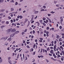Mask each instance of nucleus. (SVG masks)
Here are the masks:
<instances>
[{
	"label": "nucleus",
	"instance_id": "nucleus-1",
	"mask_svg": "<svg viewBox=\"0 0 64 64\" xmlns=\"http://www.w3.org/2000/svg\"><path fill=\"white\" fill-rule=\"evenodd\" d=\"M11 29H10L8 30H7L6 31V32L7 33H9L10 32H11Z\"/></svg>",
	"mask_w": 64,
	"mask_h": 64
},
{
	"label": "nucleus",
	"instance_id": "nucleus-2",
	"mask_svg": "<svg viewBox=\"0 0 64 64\" xmlns=\"http://www.w3.org/2000/svg\"><path fill=\"white\" fill-rule=\"evenodd\" d=\"M3 38L4 41H6V40H7V38H8V37H3Z\"/></svg>",
	"mask_w": 64,
	"mask_h": 64
},
{
	"label": "nucleus",
	"instance_id": "nucleus-3",
	"mask_svg": "<svg viewBox=\"0 0 64 64\" xmlns=\"http://www.w3.org/2000/svg\"><path fill=\"white\" fill-rule=\"evenodd\" d=\"M16 31V29H15V28H14L12 30V32H15Z\"/></svg>",
	"mask_w": 64,
	"mask_h": 64
},
{
	"label": "nucleus",
	"instance_id": "nucleus-4",
	"mask_svg": "<svg viewBox=\"0 0 64 64\" xmlns=\"http://www.w3.org/2000/svg\"><path fill=\"white\" fill-rule=\"evenodd\" d=\"M15 34H12L10 36V37H13L14 36Z\"/></svg>",
	"mask_w": 64,
	"mask_h": 64
},
{
	"label": "nucleus",
	"instance_id": "nucleus-5",
	"mask_svg": "<svg viewBox=\"0 0 64 64\" xmlns=\"http://www.w3.org/2000/svg\"><path fill=\"white\" fill-rule=\"evenodd\" d=\"M12 40L11 38H9L7 40L8 41H11Z\"/></svg>",
	"mask_w": 64,
	"mask_h": 64
},
{
	"label": "nucleus",
	"instance_id": "nucleus-6",
	"mask_svg": "<svg viewBox=\"0 0 64 64\" xmlns=\"http://www.w3.org/2000/svg\"><path fill=\"white\" fill-rule=\"evenodd\" d=\"M19 32V31H16L14 32V34H18V33Z\"/></svg>",
	"mask_w": 64,
	"mask_h": 64
},
{
	"label": "nucleus",
	"instance_id": "nucleus-7",
	"mask_svg": "<svg viewBox=\"0 0 64 64\" xmlns=\"http://www.w3.org/2000/svg\"><path fill=\"white\" fill-rule=\"evenodd\" d=\"M53 50H51V51H50V53L52 54H53L54 52H53Z\"/></svg>",
	"mask_w": 64,
	"mask_h": 64
},
{
	"label": "nucleus",
	"instance_id": "nucleus-8",
	"mask_svg": "<svg viewBox=\"0 0 64 64\" xmlns=\"http://www.w3.org/2000/svg\"><path fill=\"white\" fill-rule=\"evenodd\" d=\"M14 8H12L10 9V11H11V12L13 11H14Z\"/></svg>",
	"mask_w": 64,
	"mask_h": 64
},
{
	"label": "nucleus",
	"instance_id": "nucleus-9",
	"mask_svg": "<svg viewBox=\"0 0 64 64\" xmlns=\"http://www.w3.org/2000/svg\"><path fill=\"white\" fill-rule=\"evenodd\" d=\"M8 62L10 64H12V63H11V60H8Z\"/></svg>",
	"mask_w": 64,
	"mask_h": 64
},
{
	"label": "nucleus",
	"instance_id": "nucleus-10",
	"mask_svg": "<svg viewBox=\"0 0 64 64\" xmlns=\"http://www.w3.org/2000/svg\"><path fill=\"white\" fill-rule=\"evenodd\" d=\"M11 59V57L10 56L8 57V60H10Z\"/></svg>",
	"mask_w": 64,
	"mask_h": 64
},
{
	"label": "nucleus",
	"instance_id": "nucleus-11",
	"mask_svg": "<svg viewBox=\"0 0 64 64\" xmlns=\"http://www.w3.org/2000/svg\"><path fill=\"white\" fill-rule=\"evenodd\" d=\"M56 45H55L54 46V49H56Z\"/></svg>",
	"mask_w": 64,
	"mask_h": 64
},
{
	"label": "nucleus",
	"instance_id": "nucleus-12",
	"mask_svg": "<svg viewBox=\"0 0 64 64\" xmlns=\"http://www.w3.org/2000/svg\"><path fill=\"white\" fill-rule=\"evenodd\" d=\"M38 12H39L38 11H35L34 12L35 14H37L38 13Z\"/></svg>",
	"mask_w": 64,
	"mask_h": 64
},
{
	"label": "nucleus",
	"instance_id": "nucleus-13",
	"mask_svg": "<svg viewBox=\"0 0 64 64\" xmlns=\"http://www.w3.org/2000/svg\"><path fill=\"white\" fill-rule=\"evenodd\" d=\"M5 45H6V46H7V45H8V42H6L5 44Z\"/></svg>",
	"mask_w": 64,
	"mask_h": 64
},
{
	"label": "nucleus",
	"instance_id": "nucleus-14",
	"mask_svg": "<svg viewBox=\"0 0 64 64\" xmlns=\"http://www.w3.org/2000/svg\"><path fill=\"white\" fill-rule=\"evenodd\" d=\"M56 7H59L60 6V4H56Z\"/></svg>",
	"mask_w": 64,
	"mask_h": 64
},
{
	"label": "nucleus",
	"instance_id": "nucleus-15",
	"mask_svg": "<svg viewBox=\"0 0 64 64\" xmlns=\"http://www.w3.org/2000/svg\"><path fill=\"white\" fill-rule=\"evenodd\" d=\"M55 12H53V11H52L51 12H50V13H52V14H54V13Z\"/></svg>",
	"mask_w": 64,
	"mask_h": 64
},
{
	"label": "nucleus",
	"instance_id": "nucleus-16",
	"mask_svg": "<svg viewBox=\"0 0 64 64\" xmlns=\"http://www.w3.org/2000/svg\"><path fill=\"white\" fill-rule=\"evenodd\" d=\"M51 15V14H48V16H50Z\"/></svg>",
	"mask_w": 64,
	"mask_h": 64
},
{
	"label": "nucleus",
	"instance_id": "nucleus-17",
	"mask_svg": "<svg viewBox=\"0 0 64 64\" xmlns=\"http://www.w3.org/2000/svg\"><path fill=\"white\" fill-rule=\"evenodd\" d=\"M42 6L40 4H39L38 5V7H41Z\"/></svg>",
	"mask_w": 64,
	"mask_h": 64
},
{
	"label": "nucleus",
	"instance_id": "nucleus-18",
	"mask_svg": "<svg viewBox=\"0 0 64 64\" xmlns=\"http://www.w3.org/2000/svg\"><path fill=\"white\" fill-rule=\"evenodd\" d=\"M46 62L47 63H48V62H49V60H48L46 59Z\"/></svg>",
	"mask_w": 64,
	"mask_h": 64
},
{
	"label": "nucleus",
	"instance_id": "nucleus-19",
	"mask_svg": "<svg viewBox=\"0 0 64 64\" xmlns=\"http://www.w3.org/2000/svg\"><path fill=\"white\" fill-rule=\"evenodd\" d=\"M54 4H56L57 3V2L55 1H54Z\"/></svg>",
	"mask_w": 64,
	"mask_h": 64
},
{
	"label": "nucleus",
	"instance_id": "nucleus-20",
	"mask_svg": "<svg viewBox=\"0 0 64 64\" xmlns=\"http://www.w3.org/2000/svg\"><path fill=\"white\" fill-rule=\"evenodd\" d=\"M47 51H49V50H50V49H49V48H47Z\"/></svg>",
	"mask_w": 64,
	"mask_h": 64
},
{
	"label": "nucleus",
	"instance_id": "nucleus-21",
	"mask_svg": "<svg viewBox=\"0 0 64 64\" xmlns=\"http://www.w3.org/2000/svg\"><path fill=\"white\" fill-rule=\"evenodd\" d=\"M6 24H9V22L8 21H6Z\"/></svg>",
	"mask_w": 64,
	"mask_h": 64
},
{
	"label": "nucleus",
	"instance_id": "nucleus-22",
	"mask_svg": "<svg viewBox=\"0 0 64 64\" xmlns=\"http://www.w3.org/2000/svg\"><path fill=\"white\" fill-rule=\"evenodd\" d=\"M15 5H18V2H16L15 3Z\"/></svg>",
	"mask_w": 64,
	"mask_h": 64
},
{
	"label": "nucleus",
	"instance_id": "nucleus-23",
	"mask_svg": "<svg viewBox=\"0 0 64 64\" xmlns=\"http://www.w3.org/2000/svg\"><path fill=\"white\" fill-rule=\"evenodd\" d=\"M2 62V59L0 60V63Z\"/></svg>",
	"mask_w": 64,
	"mask_h": 64
},
{
	"label": "nucleus",
	"instance_id": "nucleus-24",
	"mask_svg": "<svg viewBox=\"0 0 64 64\" xmlns=\"http://www.w3.org/2000/svg\"><path fill=\"white\" fill-rule=\"evenodd\" d=\"M42 24L44 26H45L46 25V24H45L44 23H42Z\"/></svg>",
	"mask_w": 64,
	"mask_h": 64
},
{
	"label": "nucleus",
	"instance_id": "nucleus-25",
	"mask_svg": "<svg viewBox=\"0 0 64 64\" xmlns=\"http://www.w3.org/2000/svg\"><path fill=\"white\" fill-rule=\"evenodd\" d=\"M59 41H62V39L61 38H60L59 40Z\"/></svg>",
	"mask_w": 64,
	"mask_h": 64
},
{
	"label": "nucleus",
	"instance_id": "nucleus-26",
	"mask_svg": "<svg viewBox=\"0 0 64 64\" xmlns=\"http://www.w3.org/2000/svg\"><path fill=\"white\" fill-rule=\"evenodd\" d=\"M32 32L33 33V34H35V30H33L32 31Z\"/></svg>",
	"mask_w": 64,
	"mask_h": 64
},
{
	"label": "nucleus",
	"instance_id": "nucleus-27",
	"mask_svg": "<svg viewBox=\"0 0 64 64\" xmlns=\"http://www.w3.org/2000/svg\"><path fill=\"white\" fill-rule=\"evenodd\" d=\"M52 31H54V28H52Z\"/></svg>",
	"mask_w": 64,
	"mask_h": 64
},
{
	"label": "nucleus",
	"instance_id": "nucleus-28",
	"mask_svg": "<svg viewBox=\"0 0 64 64\" xmlns=\"http://www.w3.org/2000/svg\"><path fill=\"white\" fill-rule=\"evenodd\" d=\"M62 22H63V20H60V23L62 24Z\"/></svg>",
	"mask_w": 64,
	"mask_h": 64
},
{
	"label": "nucleus",
	"instance_id": "nucleus-29",
	"mask_svg": "<svg viewBox=\"0 0 64 64\" xmlns=\"http://www.w3.org/2000/svg\"><path fill=\"white\" fill-rule=\"evenodd\" d=\"M49 55V56H52V54H48Z\"/></svg>",
	"mask_w": 64,
	"mask_h": 64
},
{
	"label": "nucleus",
	"instance_id": "nucleus-30",
	"mask_svg": "<svg viewBox=\"0 0 64 64\" xmlns=\"http://www.w3.org/2000/svg\"><path fill=\"white\" fill-rule=\"evenodd\" d=\"M58 57H61V56H60V55H59V54H58Z\"/></svg>",
	"mask_w": 64,
	"mask_h": 64
},
{
	"label": "nucleus",
	"instance_id": "nucleus-31",
	"mask_svg": "<svg viewBox=\"0 0 64 64\" xmlns=\"http://www.w3.org/2000/svg\"><path fill=\"white\" fill-rule=\"evenodd\" d=\"M43 20H46V18H43Z\"/></svg>",
	"mask_w": 64,
	"mask_h": 64
},
{
	"label": "nucleus",
	"instance_id": "nucleus-32",
	"mask_svg": "<svg viewBox=\"0 0 64 64\" xmlns=\"http://www.w3.org/2000/svg\"><path fill=\"white\" fill-rule=\"evenodd\" d=\"M43 8H44V9H45V8H46V6H43Z\"/></svg>",
	"mask_w": 64,
	"mask_h": 64
},
{
	"label": "nucleus",
	"instance_id": "nucleus-33",
	"mask_svg": "<svg viewBox=\"0 0 64 64\" xmlns=\"http://www.w3.org/2000/svg\"><path fill=\"white\" fill-rule=\"evenodd\" d=\"M5 27V26H1V28H3V27Z\"/></svg>",
	"mask_w": 64,
	"mask_h": 64
},
{
	"label": "nucleus",
	"instance_id": "nucleus-34",
	"mask_svg": "<svg viewBox=\"0 0 64 64\" xmlns=\"http://www.w3.org/2000/svg\"><path fill=\"white\" fill-rule=\"evenodd\" d=\"M20 18L22 19V18H23V17L22 16H20Z\"/></svg>",
	"mask_w": 64,
	"mask_h": 64
},
{
	"label": "nucleus",
	"instance_id": "nucleus-35",
	"mask_svg": "<svg viewBox=\"0 0 64 64\" xmlns=\"http://www.w3.org/2000/svg\"><path fill=\"white\" fill-rule=\"evenodd\" d=\"M46 35H48V33H49V32H46Z\"/></svg>",
	"mask_w": 64,
	"mask_h": 64
},
{
	"label": "nucleus",
	"instance_id": "nucleus-36",
	"mask_svg": "<svg viewBox=\"0 0 64 64\" xmlns=\"http://www.w3.org/2000/svg\"><path fill=\"white\" fill-rule=\"evenodd\" d=\"M34 21L33 20L31 22V23H34Z\"/></svg>",
	"mask_w": 64,
	"mask_h": 64
},
{
	"label": "nucleus",
	"instance_id": "nucleus-37",
	"mask_svg": "<svg viewBox=\"0 0 64 64\" xmlns=\"http://www.w3.org/2000/svg\"><path fill=\"white\" fill-rule=\"evenodd\" d=\"M12 13H14V14H17V12H13Z\"/></svg>",
	"mask_w": 64,
	"mask_h": 64
},
{
	"label": "nucleus",
	"instance_id": "nucleus-38",
	"mask_svg": "<svg viewBox=\"0 0 64 64\" xmlns=\"http://www.w3.org/2000/svg\"><path fill=\"white\" fill-rule=\"evenodd\" d=\"M12 48L13 50H14L15 49V48H14L13 47H12Z\"/></svg>",
	"mask_w": 64,
	"mask_h": 64
},
{
	"label": "nucleus",
	"instance_id": "nucleus-39",
	"mask_svg": "<svg viewBox=\"0 0 64 64\" xmlns=\"http://www.w3.org/2000/svg\"><path fill=\"white\" fill-rule=\"evenodd\" d=\"M10 48L9 47L7 49V50H10L9 49Z\"/></svg>",
	"mask_w": 64,
	"mask_h": 64
},
{
	"label": "nucleus",
	"instance_id": "nucleus-40",
	"mask_svg": "<svg viewBox=\"0 0 64 64\" xmlns=\"http://www.w3.org/2000/svg\"><path fill=\"white\" fill-rule=\"evenodd\" d=\"M46 29L47 30H48V29H49V27H47L46 28Z\"/></svg>",
	"mask_w": 64,
	"mask_h": 64
},
{
	"label": "nucleus",
	"instance_id": "nucleus-41",
	"mask_svg": "<svg viewBox=\"0 0 64 64\" xmlns=\"http://www.w3.org/2000/svg\"><path fill=\"white\" fill-rule=\"evenodd\" d=\"M3 37H2V38H0V40H3Z\"/></svg>",
	"mask_w": 64,
	"mask_h": 64
},
{
	"label": "nucleus",
	"instance_id": "nucleus-42",
	"mask_svg": "<svg viewBox=\"0 0 64 64\" xmlns=\"http://www.w3.org/2000/svg\"><path fill=\"white\" fill-rule=\"evenodd\" d=\"M14 43H15V41H14V42L12 43V44H14Z\"/></svg>",
	"mask_w": 64,
	"mask_h": 64
},
{
	"label": "nucleus",
	"instance_id": "nucleus-43",
	"mask_svg": "<svg viewBox=\"0 0 64 64\" xmlns=\"http://www.w3.org/2000/svg\"><path fill=\"white\" fill-rule=\"evenodd\" d=\"M0 2H3L4 0H0Z\"/></svg>",
	"mask_w": 64,
	"mask_h": 64
},
{
	"label": "nucleus",
	"instance_id": "nucleus-44",
	"mask_svg": "<svg viewBox=\"0 0 64 64\" xmlns=\"http://www.w3.org/2000/svg\"><path fill=\"white\" fill-rule=\"evenodd\" d=\"M26 43L28 44H29V43H30V42H26Z\"/></svg>",
	"mask_w": 64,
	"mask_h": 64
},
{
	"label": "nucleus",
	"instance_id": "nucleus-45",
	"mask_svg": "<svg viewBox=\"0 0 64 64\" xmlns=\"http://www.w3.org/2000/svg\"><path fill=\"white\" fill-rule=\"evenodd\" d=\"M26 47L27 48H30V47H29V46H26Z\"/></svg>",
	"mask_w": 64,
	"mask_h": 64
},
{
	"label": "nucleus",
	"instance_id": "nucleus-46",
	"mask_svg": "<svg viewBox=\"0 0 64 64\" xmlns=\"http://www.w3.org/2000/svg\"><path fill=\"white\" fill-rule=\"evenodd\" d=\"M56 43H57V42L56 41H54V43L56 44Z\"/></svg>",
	"mask_w": 64,
	"mask_h": 64
},
{
	"label": "nucleus",
	"instance_id": "nucleus-47",
	"mask_svg": "<svg viewBox=\"0 0 64 64\" xmlns=\"http://www.w3.org/2000/svg\"><path fill=\"white\" fill-rule=\"evenodd\" d=\"M40 57H41V58H43V57H44V56H41Z\"/></svg>",
	"mask_w": 64,
	"mask_h": 64
},
{
	"label": "nucleus",
	"instance_id": "nucleus-48",
	"mask_svg": "<svg viewBox=\"0 0 64 64\" xmlns=\"http://www.w3.org/2000/svg\"><path fill=\"white\" fill-rule=\"evenodd\" d=\"M16 24L17 25H20V24L19 23H17Z\"/></svg>",
	"mask_w": 64,
	"mask_h": 64
},
{
	"label": "nucleus",
	"instance_id": "nucleus-49",
	"mask_svg": "<svg viewBox=\"0 0 64 64\" xmlns=\"http://www.w3.org/2000/svg\"><path fill=\"white\" fill-rule=\"evenodd\" d=\"M44 11V9H42V10H40V11Z\"/></svg>",
	"mask_w": 64,
	"mask_h": 64
},
{
	"label": "nucleus",
	"instance_id": "nucleus-50",
	"mask_svg": "<svg viewBox=\"0 0 64 64\" xmlns=\"http://www.w3.org/2000/svg\"><path fill=\"white\" fill-rule=\"evenodd\" d=\"M35 41L36 42H37V40H35Z\"/></svg>",
	"mask_w": 64,
	"mask_h": 64
},
{
	"label": "nucleus",
	"instance_id": "nucleus-51",
	"mask_svg": "<svg viewBox=\"0 0 64 64\" xmlns=\"http://www.w3.org/2000/svg\"><path fill=\"white\" fill-rule=\"evenodd\" d=\"M27 31V29H26L24 31V32H26Z\"/></svg>",
	"mask_w": 64,
	"mask_h": 64
},
{
	"label": "nucleus",
	"instance_id": "nucleus-52",
	"mask_svg": "<svg viewBox=\"0 0 64 64\" xmlns=\"http://www.w3.org/2000/svg\"><path fill=\"white\" fill-rule=\"evenodd\" d=\"M60 29H62V27L61 26H60Z\"/></svg>",
	"mask_w": 64,
	"mask_h": 64
},
{
	"label": "nucleus",
	"instance_id": "nucleus-53",
	"mask_svg": "<svg viewBox=\"0 0 64 64\" xmlns=\"http://www.w3.org/2000/svg\"><path fill=\"white\" fill-rule=\"evenodd\" d=\"M60 19L61 20H63V18H62V17H60Z\"/></svg>",
	"mask_w": 64,
	"mask_h": 64
},
{
	"label": "nucleus",
	"instance_id": "nucleus-54",
	"mask_svg": "<svg viewBox=\"0 0 64 64\" xmlns=\"http://www.w3.org/2000/svg\"><path fill=\"white\" fill-rule=\"evenodd\" d=\"M10 16L11 17H13V14H12L10 15Z\"/></svg>",
	"mask_w": 64,
	"mask_h": 64
},
{
	"label": "nucleus",
	"instance_id": "nucleus-55",
	"mask_svg": "<svg viewBox=\"0 0 64 64\" xmlns=\"http://www.w3.org/2000/svg\"><path fill=\"white\" fill-rule=\"evenodd\" d=\"M57 38H59V36L58 35L56 36Z\"/></svg>",
	"mask_w": 64,
	"mask_h": 64
},
{
	"label": "nucleus",
	"instance_id": "nucleus-56",
	"mask_svg": "<svg viewBox=\"0 0 64 64\" xmlns=\"http://www.w3.org/2000/svg\"><path fill=\"white\" fill-rule=\"evenodd\" d=\"M19 11H21V9L20 8H19Z\"/></svg>",
	"mask_w": 64,
	"mask_h": 64
},
{
	"label": "nucleus",
	"instance_id": "nucleus-57",
	"mask_svg": "<svg viewBox=\"0 0 64 64\" xmlns=\"http://www.w3.org/2000/svg\"><path fill=\"white\" fill-rule=\"evenodd\" d=\"M60 45H62V42H60Z\"/></svg>",
	"mask_w": 64,
	"mask_h": 64
},
{
	"label": "nucleus",
	"instance_id": "nucleus-58",
	"mask_svg": "<svg viewBox=\"0 0 64 64\" xmlns=\"http://www.w3.org/2000/svg\"><path fill=\"white\" fill-rule=\"evenodd\" d=\"M48 20L50 21V19L49 18H48Z\"/></svg>",
	"mask_w": 64,
	"mask_h": 64
},
{
	"label": "nucleus",
	"instance_id": "nucleus-59",
	"mask_svg": "<svg viewBox=\"0 0 64 64\" xmlns=\"http://www.w3.org/2000/svg\"><path fill=\"white\" fill-rule=\"evenodd\" d=\"M2 15H3V14H0V16H2Z\"/></svg>",
	"mask_w": 64,
	"mask_h": 64
},
{
	"label": "nucleus",
	"instance_id": "nucleus-60",
	"mask_svg": "<svg viewBox=\"0 0 64 64\" xmlns=\"http://www.w3.org/2000/svg\"><path fill=\"white\" fill-rule=\"evenodd\" d=\"M60 54L61 55H62V52H61L60 53Z\"/></svg>",
	"mask_w": 64,
	"mask_h": 64
},
{
	"label": "nucleus",
	"instance_id": "nucleus-61",
	"mask_svg": "<svg viewBox=\"0 0 64 64\" xmlns=\"http://www.w3.org/2000/svg\"><path fill=\"white\" fill-rule=\"evenodd\" d=\"M11 22L12 23V22H13V20H11Z\"/></svg>",
	"mask_w": 64,
	"mask_h": 64
},
{
	"label": "nucleus",
	"instance_id": "nucleus-62",
	"mask_svg": "<svg viewBox=\"0 0 64 64\" xmlns=\"http://www.w3.org/2000/svg\"><path fill=\"white\" fill-rule=\"evenodd\" d=\"M33 18H34L33 17H32V20L31 21H32V20H33Z\"/></svg>",
	"mask_w": 64,
	"mask_h": 64
},
{
	"label": "nucleus",
	"instance_id": "nucleus-63",
	"mask_svg": "<svg viewBox=\"0 0 64 64\" xmlns=\"http://www.w3.org/2000/svg\"><path fill=\"white\" fill-rule=\"evenodd\" d=\"M44 37H46V34H44Z\"/></svg>",
	"mask_w": 64,
	"mask_h": 64
},
{
	"label": "nucleus",
	"instance_id": "nucleus-64",
	"mask_svg": "<svg viewBox=\"0 0 64 64\" xmlns=\"http://www.w3.org/2000/svg\"><path fill=\"white\" fill-rule=\"evenodd\" d=\"M40 40H43V38H40Z\"/></svg>",
	"mask_w": 64,
	"mask_h": 64
}]
</instances>
